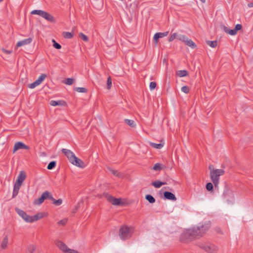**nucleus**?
Segmentation results:
<instances>
[{
    "mask_svg": "<svg viewBox=\"0 0 253 253\" xmlns=\"http://www.w3.org/2000/svg\"><path fill=\"white\" fill-rule=\"evenodd\" d=\"M210 225L208 223H200L191 228L184 230L181 235L182 242H188L194 239L202 237L209 229Z\"/></svg>",
    "mask_w": 253,
    "mask_h": 253,
    "instance_id": "f257e3e1",
    "label": "nucleus"
},
{
    "mask_svg": "<svg viewBox=\"0 0 253 253\" xmlns=\"http://www.w3.org/2000/svg\"><path fill=\"white\" fill-rule=\"evenodd\" d=\"M210 170V177L215 186H217L219 183V177L224 175L225 171L223 169H214L212 165L209 167Z\"/></svg>",
    "mask_w": 253,
    "mask_h": 253,
    "instance_id": "f03ea898",
    "label": "nucleus"
},
{
    "mask_svg": "<svg viewBox=\"0 0 253 253\" xmlns=\"http://www.w3.org/2000/svg\"><path fill=\"white\" fill-rule=\"evenodd\" d=\"M61 151L68 158L70 162L73 165L79 167H83L84 165L83 162L77 157L72 151L65 148L62 149Z\"/></svg>",
    "mask_w": 253,
    "mask_h": 253,
    "instance_id": "7ed1b4c3",
    "label": "nucleus"
},
{
    "mask_svg": "<svg viewBox=\"0 0 253 253\" xmlns=\"http://www.w3.org/2000/svg\"><path fill=\"white\" fill-rule=\"evenodd\" d=\"M134 228L131 226H123L119 230V237L122 240L130 238L134 232Z\"/></svg>",
    "mask_w": 253,
    "mask_h": 253,
    "instance_id": "20e7f679",
    "label": "nucleus"
},
{
    "mask_svg": "<svg viewBox=\"0 0 253 253\" xmlns=\"http://www.w3.org/2000/svg\"><path fill=\"white\" fill-rule=\"evenodd\" d=\"M58 248L64 253H79L78 251L69 249L63 242L59 240L55 241Z\"/></svg>",
    "mask_w": 253,
    "mask_h": 253,
    "instance_id": "39448f33",
    "label": "nucleus"
},
{
    "mask_svg": "<svg viewBox=\"0 0 253 253\" xmlns=\"http://www.w3.org/2000/svg\"><path fill=\"white\" fill-rule=\"evenodd\" d=\"M201 248L209 253H216L218 251L217 246L211 243L202 244Z\"/></svg>",
    "mask_w": 253,
    "mask_h": 253,
    "instance_id": "423d86ee",
    "label": "nucleus"
},
{
    "mask_svg": "<svg viewBox=\"0 0 253 253\" xmlns=\"http://www.w3.org/2000/svg\"><path fill=\"white\" fill-rule=\"evenodd\" d=\"M17 213L21 216L26 222H31L32 216L27 214L24 211L19 209H16Z\"/></svg>",
    "mask_w": 253,
    "mask_h": 253,
    "instance_id": "0eeeda50",
    "label": "nucleus"
},
{
    "mask_svg": "<svg viewBox=\"0 0 253 253\" xmlns=\"http://www.w3.org/2000/svg\"><path fill=\"white\" fill-rule=\"evenodd\" d=\"M223 196L226 200L230 201L234 198L235 195L234 192L232 190L226 188L223 192Z\"/></svg>",
    "mask_w": 253,
    "mask_h": 253,
    "instance_id": "6e6552de",
    "label": "nucleus"
},
{
    "mask_svg": "<svg viewBox=\"0 0 253 253\" xmlns=\"http://www.w3.org/2000/svg\"><path fill=\"white\" fill-rule=\"evenodd\" d=\"M181 42H184L185 44L192 49H194L197 47L196 43L192 40L185 35H183Z\"/></svg>",
    "mask_w": 253,
    "mask_h": 253,
    "instance_id": "1a4fd4ad",
    "label": "nucleus"
},
{
    "mask_svg": "<svg viewBox=\"0 0 253 253\" xmlns=\"http://www.w3.org/2000/svg\"><path fill=\"white\" fill-rule=\"evenodd\" d=\"M109 201L115 206H123L125 204V201L120 198H115L113 197H110L109 199Z\"/></svg>",
    "mask_w": 253,
    "mask_h": 253,
    "instance_id": "9d476101",
    "label": "nucleus"
},
{
    "mask_svg": "<svg viewBox=\"0 0 253 253\" xmlns=\"http://www.w3.org/2000/svg\"><path fill=\"white\" fill-rule=\"evenodd\" d=\"M48 196V191H46L44 192L42 194L41 197L40 198H39L38 199H36L34 201V204L35 205H41L44 202V200L47 199Z\"/></svg>",
    "mask_w": 253,
    "mask_h": 253,
    "instance_id": "9b49d317",
    "label": "nucleus"
},
{
    "mask_svg": "<svg viewBox=\"0 0 253 253\" xmlns=\"http://www.w3.org/2000/svg\"><path fill=\"white\" fill-rule=\"evenodd\" d=\"M30 147L25 145L24 143L21 142H17L15 143L13 148V152H15L18 150L19 149H26L29 150Z\"/></svg>",
    "mask_w": 253,
    "mask_h": 253,
    "instance_id": "f8f14e48",
    "label": "nucleus"
},
{
    "mask_svg": "<svg viewBox=\"0 0 253 253\" xmlns=\"http://www.w3.org/2000/svg\"><path fill=\"white\" fill-rule=\"evenodd\" d=\"M26 177V174L25 172L24 171H21L18 175L17 179H16L15 182L22 184Z\"/></svg>",
    "mask_w": 253,
    "mask_h": 253,
    "instance_id": "ddd939ff",
    "label": "nucleus"
},
{
    "mask_svg": "<svg viewBox=\"0 0 253 253\" xmlns=\"http://www.w3.org/2000/svg\"><path fill=\"white\" fill-rule=\"evenodd\" d=\"M169 34V32H166L164 33H157L154 36V40L155 43L157 44L158 42V40L159 38H163L164 37H166Z\"/></svg>",
    "mask_w": 253,
    "mask_h": 253,
    "instance_id": "4468645a",
    "label": "nucleus"
},
{
    "mask_svg": "<svg viewBox=\"0 0 253 253\" xmlns=\"http://www.w3.org/2000/svg\"><path fill=\"white\" fill-rule=\"evenodd\" d=\"M32 41V39L31 38H27L26 39H24L21 41H19L16 44V47H20L28 44L30 43Z\"/></svg>",
    "mask_w": 253,
    "mask_h": 253,
    "instance_id": "2eb2a0df",
    "label": "nucleus"
},
{
    "mask_svg": "<svg viewBox=\"0 0 253 253\" xmlns=\"http://www.w3.org/2000/svg\"><path fill=\"white\" fill-rule=\"evenodd\" d=\"M164 196L166 199L174 201L176 200V198L175 195L170 192L167 191L164 192Z\"/></svg>",
    "mask_w": 253,
    "mask_h": 253,
    "instance_id": "dca6fc26",
    "label": "nucleus"
},
{
    "mask_svg": "<svg viewBox=\"0 0 253 253\" xmlns=\"http://www.w3.org/2000/svg\"><path fill=\"white\" fill-rule=\"evenodd\" d=\"M184 35L179 34L176 33L172 34L169 39V42H171L175 39H177L179 41H181Z\"/></svg>",
    "mask_w": 253,
    "mask_h": 253,
    "instance_id": "f3484780",
    "label": "nucleus"
},
{
    "mask_svg": "<svg viewBox=\"0 0 253 253\" xmlns=\"http://www.w3.org/2000/svg\"><path fill=\"white\" fill-rule=\"evenodd\" d=\"M21 185V184L15 182L12 193L13 198L15 197L18 195L19 190Z\"/></svg>",
    "mask_w": 253,
    "mask_h": 253,
    "instance_id": "a211bd4d",
    "label": "nucleus"
},
{
    "mask_svg": "<svg viewBox=\"0 0 253 253\" xmlns=\"http://www.w3.org/2000/svg\"><path fill=\"white\" fill-rule=\"evenodd\" d=\"M42 17L51 22L54 21V18L53 16L46 11H44L43 14L42 15Z\"/></svg>",
    "mask_w": 253,
    "mask_h": 253,
    "instance_id": "6ab92c4d",
    "label": "nucleus"
},
{
    "mask_svg": "<svg viewBox=\"0 0 253 253\" xmlns=\"http://www.w3.org/2000/svg\"><path fill=\"white\" fill-rule=\"evenodd\" d=\"M223 30L226 33L231 35L234 36L237 34V32L235 30V29L230 30L228 27L226 26H223L222 27Z\"/></svg>",
    "mask_w": 253,
    "mask_h": 253,
    "instance_id": "aec40b11",
    "label": "nucleus"
},
{
    "mask_svg": "<svg viewBox=\"0 0 253 253\" xmlns=\"http://www.w3.org/2000/svg\"><path fill=\"white\" fill-rule=\"evenodd\" d=\"M43 213L42 212L38 213L34 216H32L31 222L37 221L38 220L42 218L43 217Z\"/></svg>",
    "mask_w": 253,
    "mask_h": 253,
    "instance_id": "412c9836",
    "label": "nucleus"
},
{
    "mask_svg": "<svg viewBox=\"0 0 253 253\" xmlns=\"http://www.w3.org/2000/svg\"><path fill=\"white\" fill-rule=\"evenodd\" d=\"M43 213L42 212L38 213L34 216H32L31 222L37 221L38 220L42 218L43 217Z\"/></svg>",
    "mask_w": 253,
    "mask_h": 253,
    "instance_id": "4be33fe9",
    "label": "nucleus"
},
{
    "mask_svg": "<svg viewBox=\"0 0 253 253\" xmlns=\"http://www.w3.org/2000/svg\"><path fill=\"white\" fill-rule=\"evenodd\" d=\"M166 184V182H161L159 180L154 181L152 183V185L156 188H160L162 185Z\"/></svg>",
    "mask_w": 253,
    "mask_h": 253,
    "instance_id": "5701e85b",
    "label": "nucleus"
},
{
    "mask_svg": "<svg viewBox=\"0 0 253 253\" xmlns=\"http://www.w3.org/2000/svg\"><path fill=\"white\" fill-rule=\"evenodd\" d=\"M8 238L7 236H5L3 239L1 243V248L2 249L6 248L8 245Z\"/></svg>",
    "mask_w": 253,
    "mask_h": 253,
    "instance_id": "b1692460",
    "label": "nucleus"
},
{
    "mask_svg": "<svg viewBox=\"0 0 253 253\" xmlns=\"http://www.w3.org/2000/svg\"><path fill=\"white\" fill-rule=\"evenodd\" d=\"M164 168L165 166H163L162 164L160 163H156L154 165L152 169L155 171H160L161 169H163Z\"/></svg>",
    "mask_w": 253,
    "mask_h": 253,
    "instance_id": "393cba45",
    "label": "nucleus"
},
{
    "mask_svg": "<svg viewBox=\"0 0 253 253\" xmlns=\"http://www.w3.org/2000/svg\"><path fill=\"white\" fill-rule=\"evenodd\" d=\"M109 170L113 175H114L116 176H117L119 178H122L123 177V174L122 173L118 172L117 170L115 169L109 168Z\"/></svg>",
    "mask_w": 253,
    "mask_h": 253,
    "instance_id": "a878e982",
    "label": "nucleus"
},
{
    "mask_svg": "<svg viewBox=\"0 0 253 253\" xmlns=\"http://www.w3.org/2000/svg\"><path fill=\"white\" fill-rule=\"evenodd\" d=\"M176 74L179 77H183L187 76L188 72L186 70H178L176 72Z\"/></svg>",
    "mask_w": 253,
    "mask_h": 253,
    "instance_id": "bb28decb",
    "label": "nucleus"
},
{
    "mask_svg": "<svg viewBox=\"0 0 253 253\" xmlns=\"http://www.w3.org/2000/svg\"><path fill=\"white\" fill-rule=\"evenodd\" d=\"M46 77V74H42V75H40L38 79L36 80V81L38 82V83L40 85L44 81Z\"/></svg>",
    "mask_w": 253,
    "mask_h": 253,
    "instance_id": "cd10ccee",
    "label": "nucleus"
},
{
    "mask_svg": "<svg viewBox=\"0 0 253 253\" xmlns=\"http://www.w3.org/2000/svg\"><path fill=\"white\" fill-rule=\"evenodd\" d=\"M125 123L127 124L128 126L132 127H134L136 126V124L134 121L129 119L125 120Z\"/></svg>",
    "mask_w": 253,
    "mask_h": 253,
    "instance_id": "c85d7f7f",
    "label": "nucleus"
},
{
    "mask_svg": "<svg viewBox=\"0 0 253 253\" xmlns=\"http://www.w3.org/2000/svg\"><path fill=\"white\" fill-rule=\"evenodd\" d=\"M150 145L154 148L160 149L163 147V144L161 143L157 144L153 142H150Z\"/></svg>",
    "mask_w": 253,
    "mask_h": 253,
    "instance_id": "c756f323",
    "label": "nucleus"
},
{
    "mask_svg": "<svg viewBox=\"0 0 253 253\" xmlns=\"http://www.w3.org/2000/svg\"><path fill=\"white\" fill-rule=\"evenodd\" d=\"M63 101L61 100L55 101V100H51L50 102V104L51 106H56L58 105H62Z\"/></svg>",
    "mask_w": 253,
    "mask_h": 253,
    "instance_id": "7c9ffc66",
    "label": "nucleus"
},
{
    "mask_svg": "<svg viewBox=\"0 0 253 253\" xmlns=\"http://www.w3.org/2000/svg\"><path fill=\"white\" fill-rule=\"evenodd\" d=\"M44 11L42 10H33L31 11V14H37L42 17V15H43Z\"/></svg>",
    "mask_w": 253,
    "mask_h": 253,
    "instance_id": "2f4dec72",
    "label": "nucleus"
},
{
    "mask_svg": "<svg viewBox=\"0 0 253 253\" xmlns=\"http://www.w3.org/2000/svg\"><path fill=\"white\" fill-rule=\"evenodd\" d=\"M35 246L33 245H30L28 246L27 249V253H33L35 251Z\"/></svg>",
    "mask_w": 253,
    "mask_h": 253,
    "instance_id": "473e14b6",
    "label": "nucleus"
},
{
    "mask_svg": "<svg viewBox=\"0 0 253 253\" xmlns=\"http://www.w3.org/2000/svg\"><path fill=\"white\" fill-rule=\"evenodd\" d=\"M145 198L150 203L153 204L155 202V198L151 195H147Z\"/></svg>",
    "mask_w": 253,
    "mask_h": 253,
    "instance_id": "72a5a7b5",
    "label": "nucleus"
},
{
    "mask_svg": "<svg viewBox=\"0 0 253 253\" xmlns=\"http://www.w3.org/2000/svg\"><path fill=\"white\" fill-rule=\"evenodd\" d=\"M63 36L64 38L71 39L73 37V34L69 32H64L63 33Z\"/></svg>",
    "mask_w": 253,
    "mask_h": 253,
    "instance_id": "f704fd0d",
    "label": "nucleus"
},
{
    "mask_svg": "<svg viewBox=\"0 0 253 253\" xmlns=\"http://www.w3.org/2000/svg\"><path fill=\"white\" fill-rule=\"evenodd\" d=\"M74 90L78 92L84 93V92H87L86 88H85L84 87H76L74 88Z\"/></svg>",
    "mask_w": 253,
    "mask_h": 253,
    "instance_id": "c9c22d12",
    "label": "nucleus"
},
{
    "mask_svg": "<svg viewBox=\"0 0 253 253\" xmlns=\"http://www.w3.org/2000/svg\"><path fill=\"white\" fill-rule=\"evenodd\" d=\"M63 83L67 85H71L74 83V79L73 78H68L66 79Z\"/></svg>",
    "mask_w": 253,
    "mask_h": 253,
    "instance_id": "e433bc0d",
    "label": "nucleus"
},
{
    "mask_svg": "<svg viewBox=\"0 0 253 253\" xmlns=\"http://www.w3.org/2000/svg\"><path fill=\"white\" fill-rule=\"evenodd\" d=\"M207 44L212 48H214L217 46V42L216 41H209L207 42Z\"/></svg>",
    "mask_w": 253,
    "mask_h": 253,
    "instance_id": "4c0bfd02",
    "label": "nucleus"
},
{
    "mask_svg": "<svg viewBox=\"0 0 253 253\" xmlns=\"http://www.w3.org/2000/svg\"><path fill=\"white\" fill-rule=\"evenodd\" d=\"M55 166L56 162L55 161H51L48 164L47 168L48 169H52L55 167Z\"/></svg>",
    "mask_w": 253,
    "mask_h": 253,
    "instance_id": "58836bf2",
    "label": "nucleus"
},
{
    "mask_svg": "<svg viewBox=\"0 0 253 253\" xmlns=\"http://www.w3.org/2000/svg\"><path fill=\"white\" fill-rule=\"evenodd\" d=\"M53 42V46L54 48L59 49L61 48V45L58 43L56 42L54 40H52V41Z\"/></svg>",
    "mask_w": 253,
    "mask_h": 253,
    "instance_id": "ea45409f",
    "label": "nucleus"
},
{
    "mask_svg": "<svg viewBox=\"0 0 253 253\" xmlns=\"http://www.w3.org/2000/svg\"><path fill=\"white\" fill-rule=\"evenodd\" d=\"M181 91L185 93L188 94L189 92L190 89L188 86L185 85L182 87Z\"/></svg>",
    "mask_w": 253,
    "mask_h": 253,
    "instance_id": "a19ab883",
    "label": "nucleus"
},
{
    "mask_svg": "<svg viewBox=\"0 0 253 253\" xmlns=\"http://www.w3.org/2000/svg\"><path fill=\"white\" fill-rule=\"evenodd\" d=\"M67 218H64L58 222V224L60 225H64L66 224L67 222Z\"/></svg>",
    "mask_w": 253,
    "mask_h": 253,
    "instance_id": "79ce46f5",
    "label": "nucleus"
},
{
    "mask_svg": "<svg viewBox=\"0 0 253 253\" xmlns=\"http://www.w3.org/2000/svg\"><path fill=\"white\" fill-rule=\"evenodd\" d=\"M39 84L38 83V82H37L36 81L33 82V83L30 84L29 85V86L30 88H34L35 87H36V86H37L38 85H39Z\"/></svg>",
    "mask_w": 253,
    "mask_h": 253,
    "instance_id": "37998d69",
    "label": "nucleus"
},
{
    "mask_svg": "<svg viewBox=\"0 0 253 253\" xmlns=\"http://www.w3.org/2000/svg\"><path fill=\"white\" fill-rule=\"evenodd\" d=\"M62 200L61 199H59L57 200L55 199L54 201L53 202V204L54 205H55L56 206H60L62 204Z\"/></svg>",
    "mask_w": 253,
    "mask_h": 253,
    "instance_id": "c03bdc74",
    "label": "nucleus"
},
{
    "mask_svg": "<svg viewBox=\"0 0 253 253\" xmlns=\"http://www.w3.org/2000/svg\"><path fill=\"white\" fill-rule=\"evenodd\" d=\"M206 188L208 191H211L213 189V185L211 183H208L206 185Z\"/></svg>",
    "mask_w": 253,
    "mask_h": 253,
    "instance_id": "a18cd8bd",
    "label": "nucleus"
},
{
    "mask_svg": "<svg viewBox=\"0 0 253 253\" xmlns=\"http://www.w3.org/2000/svg\"><path fill=\"white\" fill-rule=\"evenodd\" d=\"M80 37L84 41H88V38L84 34H83V33H80Z\"/></svg>",
    "mask_w": 253,
    "mask_h": 253,
    "instance_id": "49530a36",
    "label": "nucleus"
},
{
    "mask_svg": "<svg viewBox=\"0 0 253 253\" xmlns=\"http://www.w3.org/2000/svg\"><path fill=\"white\" fill-rule=\"evenodd\" d=\"M112 86V81L110 77H109L107 83V87L108 89H110Z\"/></svg>",
    "mask_w": 253,
    "mask_h": 253,
    "instance_id": "de8ad7c7",
    "label": "nucleus"
},
{
    "mask_svg": "<svg viewBox=\"0 0 253 253\" xmlns=\"http://www.w3.org/2000/svg\"><path fill=\"white\" fill-rule=\"evenodd\" d=\"M149 87L151 90L154 89L156 87V83L153 82H151L150 83Z\"/></svg>",
    "mask_w": 253,
    "mask_h": 253,
    "instance_id": "09e8293b",
    "label": "nucleus"
},
{
    "mask_svg": "<svg viewBox=\"0 0 253 253\" xmlns=\"http://www.w3.org/2000/svg\"><path fill=\"white\" fill-rule=\"evenodd\" d=\"M242 28V25L238 24L236 25L234 29L237 32L238 31L240 30Z\"/></svg>",
    "mask_w": 253,
    "mask_h": 253,
    "instance_id": "8fccbe9b",
    "label": "nucleus"
},
{
    "mask_svg": "<svg viewBox=\"0 0 253 253\" xmlns=\"http://www.w3.org/2000/svg\"><path fill=\"white\" fill-rule=\"evenodd\" d=\"M1 50L4 52L5 53V54H10L12 53V51L11 50H6L3 48H2L1 49Z\"/></svg>",
    "mask_w": 253,
    "mask_h": 253,
    "instance_id": "3c124183",
    "label": "nucleus"
},
{
    "mask_svg": "<svg viewBox=\"0 0 253 253\" xmlns=\"http://www.w3.org/2000/svg\"><path fill=\"white\" fill-rule=\"evenodd\" d=\"M47 199H50V200H51L52 201H53V202L54 201V200H55V199L52 197V194H51L50 193H49V192H48V198H47Z\"/></svg>",
    "mask_w": 253,
    "mask_h": 253,
    "instance_id": "603ef678",
    "label": "nucleus"
},
{
    "mask_svg": "<svg viewBox=\"0 0 253 253\" xmlns=\"http://www.w3.org/2000/svg\"><path fill=\"white\" fill-rule=\"evenodd\" d=\"M248 6L249 7H253V2H250V3H249L248 4Z\"/></svg>",
    "mask_w": 253,
    "mask_h": 253,
    "instance_id": "864d4df0",
    "label": "nucleus"
},
{
    "mask_svg": "<svg viewBox=\"0 0 253 253\" xmlns=\"http://www.w3.org/2000/svg\"><path fill=\"white\" fill-rule=\"evenodd\" d=\"M202 3H205L206 2V0H200Z\"/></svg>",
    "mask_w": 253,
    "mask_h": 253,
    "instance_id": "5fc2aeb1",
    "label": "nucleus"
},
{
    "mask_svg": "<svg viewBox=\"0 0 253 253\" xmlns=\"http://www.w3.org/2000/svg\"><path fill=\"white\" fill-rule=\"evenodd\" d=\"M3 0H0V2H1V1H2Z\"/></svg>",
    "mask_w": 253,
    "mask_h": 253,
    "instance_id": "6e6d98bb",
    "label": "nucleus"
}]
</instances>
